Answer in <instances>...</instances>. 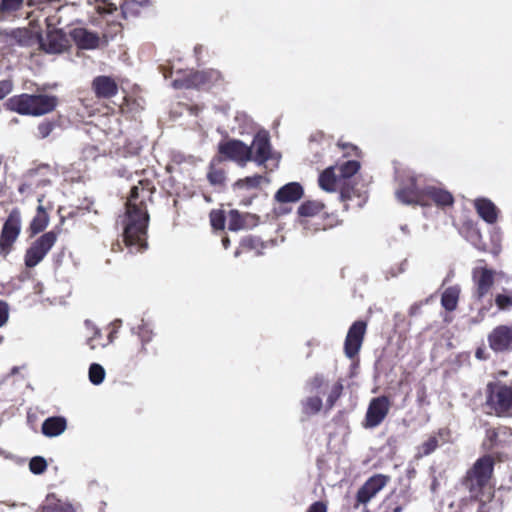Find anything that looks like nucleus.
I'll return each mask as SVG.
<instances>
[{
	"instance_id": "nucleus-34",
	"label": "nucleus",
	"mask_w": 512,
	"mask_h": 512,
	"mask_svg": "<svg viewBox=\"0 0 512 512\" xmlns=\"http://www.w3.org/2000/svg\"><path fill=\"white\" fill-rule=\"evenodd\" d=\"M263 181H265L263 176L254 175L238 180L235 185L239 188L252 189L258 187Z\"/></svg>"
},
{
	"instance_id": "nucleus-35",
	"label": "nucleus",
	"mask_w": 512,
	"mask_h": 512,
	"mask_svg": "<svg viewBox=\"0 0 512 512\" xmlns=\"http://www.w3.org/2000/svg\"><path fill=\"white\" fill-rule=\"evenodd\" d=\"M105 378V370L104 368L99 364H92L89 368V380L94 385H99L103 382Z\"/></svg>"
},
{
	"instance_id": "nucleus-22",
	"label": "nucleus",
	"mask_w": 512,
	"mask_h": 512,
	"mask_svg": "<svg viewBox=\"0 0 512 512\" xmlns=\"http://www.w3.org/2000/svg\"><path fill=\"white\" fill-rule=\"evenodd\" d=\"M67 427L66 419L63 417L47 418L42 424V433L46 437H57L61 435Z\"/></svg>"
},
{
	"instance_id": "nucleus-30",
	"label": "nucleus",
	"mask_w": 512,
	"mask_h": 512,
	"mask_svg": "<svg viewBox=\"0 0 512 512\" xmlns=\"http://www.w3.org/2000/svg\"><path fill=\"white\" fill-rule=\"evenodd\" d=\"M438 446V440L436 437L431 436L425 442L417 447V452L415 457L422 458L423 456H427L431 454Z\"/></svg>"
},
{
	"instance_id": "nucleus-11",
	"label": "nucleus",
	"mask_w": 512,
	"mask_h": 512,
	"mask_svg": "<svg viewBox=\"0 0 512 512\" xmlns=\"http://www.w3.org/2000/svg\"><path fill=\"white\" fill-rule=\"evenodd\" d=\"M489 347L495 352L512 350V323L496 326L487 336Z\"/></svg>"
},
{
	"instance_id": "nucleus-42",
	"label": "nucleus",
	"mask_w": 512,
	"mask_h": 512,
	"mask_svg": "<svg viewBox=\"0 0 512 512\" xmlns=\"http://www.w3.org/2000/svg\"><path fill=\"white\" fill-rule=\"evenodd\" d=\"M13 89L12 82L10 80L0 81V100L7 96Z\"/></svg>"
},
{
	"instance_id": "nucleus-49",
	"label": "nucleus",
	"mask_w": 512,
	"mask_h": 512,
	"mask_svg": "<svg viewBox=\"0 0 512 512\" xmlns=\"http://www.w3.org/2000/svg\"><path fill=\"white\" fill-rule=\"evenodd\" d=\"M138 334L141 338L143 345L145 343L149 342L151 339V336H150L151 332L146 327L141 328V330L138 332Z\"/></svg>"
},
{
	"instance_id": "nucleus-21",
	"label": "nucleus",
	"mask_w": 512,
	"mask_h": 512,
	"mask_svg": "<svg viewBox=\"0 0 512 512\" xmlns=\"http://www.w3.org/2000/svg\"><path fill=\"white\" fill-rule=\"evenodd\" d=\"M303 196V188L297 182H291L281 187L275 194V199L281 203L296 202Z\"/></svg>"
},
{
	"instance_id": "nucleus-20",
	"label": "nucleus",
	"mask_w": 512,
	"mask_h": 512,
	"mask_svg": "<svg viewBox=\"0 0 512 512\" xmlns=\"http://www.w3.org/2000/svg\"><path fill=\"white\" fill-rule=\"evenodd\" d=\"M93 89L98 97L110 98L117 94L118 87L115 81L108 76H98L93 80Z\"/></svg>"
},
{
	"instance_id": "nucleus-29",
	"label": "nucleus",
	"mask_w": 512,
	"mask_h": 512,
	"mask_svg": "<svg viewBox=\"0 0 512 512\" xmlns=\"http://www.w3.org/2000/svg\"><path fill=\"white\" fill-rule=\"evenodd\" d=\"M228 229L238 231L247 227L245 219L236 210H230L227 215Z\"/></svg>"
},
{
	"instance_id": "nucleus-16",
	"label": "nucleus",
	"mask_w": 512,
	"mask_h": 512,
	"mask_svg": "<svg viewBox=\"0 0 512 512\" xmlns=\"http://www.w3.org/2000/svg\"><path fill=\"white\" fill-rule=\"evenodd\" d=\"M319 186L327 191V192H334L338 189L341 190V197H345V192L343 191V188L345 186L344 182L342 181V178L339 176V174L336 171V168L334 166L328 167L325 169L319 176L318 179Z\"/></svg>"
},
{
	"instance_id": "nucleus-24",
	"label": "nucleus",
	"mask_w": 512,
	"mask_h": 512,
	"mask_svg": "<svg viewBox=\"0 0 512 512\" xmlns=\"http://www.w3.org/2000/svg\"><path fill=\"white\" fill-rule=\"evenodd\" d=\"M460 294V288L458 286H453L447 288L441 298L442 306L448 310L453 311L457 307L458 299Z\"/></svg>"
},
{
	"instance_id": "nucleus-45",
	"label": "nucleus",
	"mask_w": 512,
	"mask_h": 512,
	"mask_svg": "<svg viewBox=\"0 0 512 512\" xmlns=\"http://www.w3.org/2000/svg\"><path fill=\"white\" fill-rule=\"evenodd\" d=\"M52 131V125L50 123H42L38 126V134L40 137H47Z\"/></svg>"
},
{
	"instance_id": "nucleus-32",
	"label": "nucleus",
	"mask_w": 512,
	"mask_h": 512,
	"mask_svg": "<svg viewBox=\"0 0 512 512\" xmlns=\"http://www.w3.org/2000/svg\"><path fill=\"white\" fill-rule=\"evenodd\" d=\"M495 303L500 310H507L512 307V290L503 289L495 297Z\"/></svg>"
},
{
	"instance_id": "nucleus-50",
	"label": "nucleus",
	"mask_w": 512,
	"mask_h": 512,
	"mask_svg": "<svg viewBox=\"0 0 512 512\" xmlns=\"http://www.w3.org/2000/svg\"><path fill=\"white\" fill-rule=\"evenodd\" d=\"M475 355L480 360L486 359L485 350L482 348L477 349Z\"/></svg>"
},
{
	"instance_id": "nucleus-13",
	"label": "nucleus",
	"mask_w": 512,
	"mask_h": 512,
	"mask_svg": "<svg viewBox=\"0 0 512 512\" xmlns=\"http://www.w3.org/2000/svg\"><path fill=\"white\" fill-rule=\"evenodd\" d=\"M365 331L366 324L362 321H357L350 327L344 345V351L348 358H353L358 354L362 346Z\"/></svg>"
},
{
	"instance_id": "nucleus-39",
	"label": "nucleus",
	"mask_w": 512,
	"mask_h": 512,
	"mask_svg": "<svg viewBox=\"0 0 512 512\" xmlns=\"http://www.w3.org/2000/svg\"><path fill=\"white\" fill-rule=\"evenodd\" d=\"M29 468L32 473L41 474L46 470L47 462L44 458L37 456L31 459Z\"/></svg>"
},
{
	"instance_id": "nucleus-43",
	"label": "nucleus",
	"mask_w": 512,
	"mask_h": 512,
	"mask_svg": "<svg viewBox=\"0 0 512 512\" xmlns=\"http://www.w3.org/2000/svg\"><path fill=\"white\" fill-rule=\"evenodd\" d=\"M479 512H499V505L496 501H489L480 506Z\"/></svg>"
},
{
	"instance_id": "nucleus-4",
	"label": "nucleus",
	"mask_w": 512,
	"mask_h": 512,
	"mask_svg": "<svg viewBox=\"0 0 512 512\" xmlns=\"http://www.w3.org/2000/svg\"><path fill=\"white\" fill-rule=\"evenodd\" d=\"M57 105L54 96L39 94H21L9 98L6 106L9 110L22 115L41 116L51 112Z\"/></svg>"
},
{
	"instance_id": "nucleus-52",
	"label": "nucleus",
	"mask_w": 512,
	"mask_h": 512,
	"mask_svg": "<svg viewBox=\"0 0 512 512\" xmlns=\"http://www.w3.org/2000/svg\"><path fill=\"white\" fill-rule=\"evenodd\" d=\"M42 201H43V196H39V197H38L39 206H38V209H37V210H38V213H40V212H45V211H44V208H43V206H42Z\"/></svg>"
},
{
	"instance_id": "nucleus-55",
	"label": "nucleus",
	"mask_w": 512,
	"mask_h": 512,
	"mask_svg": "<svg viewBox=\"0 0 512 512\" xmlns=\"http://www.w3.org/2000/svg\"><path fill=\"white\" fill-rule=\"evenodd\" d=\"M114 335H115V332H111L108 339H109V343L113 342L114 340Z\"/></svg>"
},
{
	"instance_id": "nucleus-7",
	"label": "nucleus",
	"mask_w": 512,
	"mask_h": 512,
	"mask_svg": "<svg viewBox=\"0 0 512 512\" xmlns=\"http://www.w3.org/2000/svg\"><path fill=\"white\" fill-rule=\"evenodd\" d=\"M504 275L486 266H477L473 269L472 280L475 286V293L478 298L484 297L491 287L499 283Z\"/></svg>"
},
{
	"instance_id": "nucleus-14",
	"label": "nucleus",
	"mask_w": 512,
	"mask_h": 512,
	"mask_svg": "<svg viewBox=\"0 0 512 512\" xmlns=\"http://www.w3.org/2000/svg\"><path fill=\"white\" fill-rule=\"evenodd\" d=\"M252 151L251 161L261 165L265 163L271 156V146L269 143L268 133L265 131L258 132L253 139L251 146Z\"/></svg>"
},
{
	"instance_id": "nucleus-51",
	"label": "nucleus",
	"mask_w": 512,
	"mask_h": 512,
	"mask_svg": "<svg viewBox=\"0 0 512 512\" xmlns=\"http://www.w3.org/2000/svg\"><path fill=\"white\" fill-rule=\"evenodd\" d=\"M343 149L345 150H348V154H350V151H353L355 154H357V147L353 146V145H350V144H346V145H343Z\"/></svg>"
},
{
	"instance_id": "nucleus-1",
	"label": "nucleus",
	"mask_w": 512,
	"mask_h": 512,
	"mask_svg": "<svg viewBox=\"0 0 512 512\" xmlns=\"http://www.w3.org/2000/svg\"><path fill=\"white\" fill-rule=\"evenodd\" d=\"M149 191L144 184L131 188L126 203V216L124 219V240L127 246L139 252L147 247L146 231L149 221L144 200L148 197Z\"/></svg>"
},
{
	"instance_id": "nucleus-6",
	"label": "nucleus",
	"mask_w": 512,
	"mask_h": 512,
	"mask_svg": "<svg viewBox=\"0 0 512 512\" xmlns=\"http://www.w3.org/2000/svg\"><path fill=\"white\" fill-rule=\"evenodd\" d=\"M57 238V233L49 231L36 239L25 253V265L28 268L38 265L52 249Z\"/></svg>"
},
{
	"instance_id": "nucleus-47",
	"label": "nucleus",
	"mask_w": 512,
	"mask_h": 512,
	"mask_svg": "<svg viewBox=\"0 0 512 512\" xmlns=\"http://www.w3.org/2000/svg\"><path fill=\"white\" fill-rule=\"evenodd\" d=\"M508 428L506 427H501V428H498L497 430H491V431H488V437L492 440V441H497L498 438L500 437V435L502 434H506L508 432Z\"/></svg>"
},
{
	"instance_id": "nucleus-27",
	"label": "nucleus",
	"mask_w": 512,
	"mask_h": 512,
	"mask_svg": "<svg viewBox=\"0 0 512 512\" xmlns=\"http://www.w3.org/2000/svg\"><path fill=\"white\" fill-rule=\"evenodd\" d=\"M323 209V205L317 201H306L298 208V213L304 217L317 215Z\"/></svg>"
},
{
	"instance_id": "nucleus-23",
	"label": "nucleus",
	"mask_w": 512,
	"mask_h": 512,
	"mask_svg": "<svg viewBox=\"0 0 512 512\" xmlns=\"http://www.w3.org/2000/svg\"><path fill=\"white\" fill-rule=\"evenodd\" d=\"M218 78H219V73L218 72H215V71H210V72L202 71V72L195 73L187 84H184L180 80H174L173 81V86L175 88H180V87H183V86H187L188 87V86H191V85H195V86L204 85V84L210 83L212 81H216Z\"/></svg>"
},
{
	"instance_id": "nucleus-58",
	"label": "nucleus",
	"mask_w": 512,
	"mask_h": 512,
	"mask_svg": "<svg viewBox=\"0 0 512 512\" xmlns=\"http://www.w3.org/2000/svg\"><path fill=\"white\" fill-rule=\"evenodd\" d=\"M3 454V451L0 449V456Z\"/></svg>"
},
{
	"instance_id": "nucleus-46",
	"label": "nucleus",
	"mask_w": 512,
	"mask_h": 512,
	"mask_svg": "<svg viewBox=\"0 0 512 512\" xmlns=\"http://www.w3.org/2000/svg\"><path fill=\"white\" fill-rule=\"evenodd\" d=\"M340 386H335L327 398V406L331 408L340 394Z\"/></svg>"
},
{
	"instance_id": "nucleus-3",
	"label": "nucleus",
	"mask_w": 512,
	"mask_h": 512,
	"mask_svg": "<svg viewBox=\"0 0 512 512\" xmlns=\"http://www.w3.org/2000/svg\"><path fill=\"white\" fill-rule=\"evenodd\" d=\"M47 22V34L43 38L38 31L23 28L14 32V37L21 45L30 46L37 44L42 50L50 54L62 53L68 46V40L60 29L54 28L55 19L49 17Z\"/></svg>"
},
{
	"instance_id": "nucleus-44",
	"label": "nucleus",
	"mask_w": 512,
	"mask_h": 512,
	"mask_svg": "<svg viewBox=\"0 0 512 512\" xmlns=\"http://www.w3.org/2000/svg\"><path fill=\"white\" fill-rule=\"evenodd\" d=\"M208 178L212 184H221L224 181V173L222 171H211Z\"/></svg>"
},
{
	"instance_id": "nucleus-37",
	"label": "nucleus",
	"mask_w": 512,
	"mask_h": 512,
	"mask_svg": "<svg viewBox=\"0 0 512 512\" xmlns=\"http://www.w3.org/2000/svg\"><path fill=\"white\" fill-rule=\"evenodd\" d=\"M152 3V0H123L122 4V14H127L128 12H138L137 10H133L134 5H138L139 7H146Z\"/></svg>"
},
{
	"instance_id": "nucleus-57",
	"label": "nucleus",
	"mask_w": 512,
	"mask_h": 512,
	"mask_svg": "<svg viewBox=\"0 0 512 512\" xmlns=\"http://www.w3.org/2000/svg\"><path fill=\"white\" fill-rule=\"evenodd\" d=\"M400 511H401V509L398 507V508L395 509L394 512H400Z\"/></svg>"
},
{
	"instance_id": "nucleus-54",
	"label": "nucleus",
	"mask_w": 512,
	"mask_h": 512,
	"mask_svg": "<svg viewBox=\"0 0 512 512\" xmlns=\"http://www.w3.org/2000/svg\"><path fill=\"white\" fill-rule=\"evenodd\" d=\"M222 243H223V246H224L225 248H227V247H228V245H229V243H230V241H229V239H228V238H224V239L222 240Z\"/></svg>"
},
{
	"instance_id": "nucleus-15",
	"label": "nucleus",
	"mask_w": 512,
	"mask_h": 512,
	"mask_svg": "<svg viewBox=\"0 0 512 512\" xmlns=\"http://www.w3.org/2000/svg\"><path fill=\"white\" fill-rule=\"evenodd\" d=\"M488 402L494 406L497 413H504L512 408V387L497 386L491 390Z\"/></svg>"
},
{
	"instance_id": "nucleus-9",
	"label": "nucleus",
	"mask_w": 512,
	"mask_h": 512,
	"mask_svg": "<svg viewBox=\"0 0 512 512\" xmlns=\"http://www.w3.org/2000/svg\"><path fill=\"white\" fill-rule=\"evenodd\" d=\"M219 152L241 166H244L252 159L251 148L240 140L233 139L220 143Z\"/></svg>"
},
{
	"instance_id": "nucleus-17",
	"label": "nucleus",
	"mask_w": 512,
	"mask_h": 512,
	"mask_svg": "<svg viewBox=\"0 0 512 512\" xmlns=\"http://www.w3.org/2000/svg\"><path fill=\"white\" fill-rule=\"evenodd\" d=\"M387 483V478L383 475L371 477L358 491V502L366 504L369 502Z\"/></svg>"
},
{
	"instance_id": "nucleus-19",
	"label": "nucleus",
	"mask_w": 512,
	"mask_h": 512,
	"mask_svg": "<svg viewBox=\"0 0 512 512\" xmlns=\"http://www.w3.org/2000/svg\"><path fill=\"white\" fill-rule=\"evenodd\" d=\"M474 207L478 215L487 223L493 224L497 221L498 209L495 204L487 198H477Z\"/></svg>"
},
{
	"instance_id": "nucleus-25",
	"label": "nucleus",
	"mask_w": 512,
	"mask_h": 512,
	"mask_svg": "<svg viewBox=\"0 0 512 512\" xmlns=\"http://www.w3.org/2000/svg\"><path fill=\"white\" fill-rule=\"evenodd\" d=\"M43 512H74V509L69 503L57 499L54 495H49Z\"/></svg>"
},
{
	"instance_id": "nucleus-31",
	"label": "nucleus",
	"mask_w": 512,
	"mask_h": 512,
	"mask_svg": "<svg viewBox=\"0 0 512 512\" xmlns=\"http://www.w3.org/2000/svg\"><path fill=\"white\" fill-rule=\"evenodd\" d=\"M23 3V0H1L0 2V20L6 15L17 11Z\"/></svg>"
},
{
	"instance_id": "nucleus-2",
	"label": "nucleus",
	"mask_w": 512,
	"mask_h": 512,
	"mask_svg": "<svg viewBox=\"0 0 512 512\" xmlns=\"http://www.w3.org/2000/svg\"><path fill=\"white\" fill-rule=\"evenodd\" d=\"M397 199L404 204L427 205L431 199L437 206H451L454 202L452 194L442 188L426 186L422 175L407 173L396 190Z\"/></svg>"
},
{
	"instance_id": "nucleus-26",
	"label": "nucleus",
	"mask_w": 512,
	"mask_h": 512,
	"mask_svg": "<svg viewBox=\"0 0 512 512\" xmlns=\"http://www.w3.org/2000/svg\"><path fill=\"white\" fill-rule=\"evenodd\" d=\"M334 167L336 168V171L338 172L339 176L342 178V181L345 184L347 179H349L358 172L360 164L355 160H350Z\"/></svg>"
},
{
	"instance_id": "nucleus-8",
	"label": "nucleus",
	"mask_w": 512,
	"mask_h": 512,
	"mask_svg": "<svg viewBox=\"0 0 512 512\" xmlns=\"http://www.w3.org/2000/svg\"><path fill=\"white\" fill-rule=\"evenodd\" d=\"M21 231V215L17 209H14L9 214L5 221L1 235H0V248L5 253H8L17 240Z\"/></svg>"
},
{
	"instance_id": "nucleus-36",
	"label": "nucleus",
	"mask_w": 512,
	"mask_h": 512,
	"mask_svg": "<svg viewBox=\"0 0 512 512\" xmlns=\"http://www.w3.org/2000/svg\"><path fill=\"white\" fill-rule=\"evenodd\" d=\"M241 248L246 250H253L257 254H260L261 250L264 248V243L256 237L249 236L241 241Z\"/></svg>"
},
{
	"instance_id": "nucleus-40",
	"label": "nucleus",
	"mask_w": 512,
	"mask_h": 512,
	"mask_svg": "<svg viewBox=\"0 0 512 512\" xmlns=\"http://www.w3.org/2000/svg\"><path fill=\"white\" fill-rule=\"evenodd\" d=\"M85 325H86L87 329H89V330H90V332H91V334H92V335L89 337V339H88V345L90 346V348H91L92 350H94V349H96V345L94 344V340H95V338H97V337H99V336H100V331H99V329H98L97 327H95V326L93 325V323H92L91 321H89V320L85 321Z\"/></svg>"
},
{
	"instance_id": "nucleus-41",
	"label": "nucleus",
	"mask_w": 512,
	"mask_h": 512,
	"mask_svg": "<svg viewBox=\"0 0 512 512\" xmlns=\"http://www.w3.org/2000/svg\"><path fill=\"white\" fill-rule=\"evenodd\" d=\"M9 319V305L0 300V328L3 327Z\"/></svg>"
},
{
	"instance_id": "nucleus-56",
	"label": "nucleus",
	"mask_w": 512,
	"mask_h": 512,
	"mask_svg": "<svg viewBox=\"0 0 512 512\" xmlns=\"http://www.w3.org/2000/svg\"><path fill=\"white\" fill-rule=\"evenodd\" d=\"M3 340H4V337L2 335H0V344L3 343Z\"/></svg>"
},
{
	"instance_id": "nucleus-12",
	"label": "nucleus",
	"mask_w": 512,
	"mask_h": 512,
	"mask_svg": "<svg viewBox=\"0 0 512 512\" xmlns=\"http://www.w3.org/2000/svg\"><path fill=\"white\" fill-rule=\"evenodd\" d=\"M310 393L313 396L308 397L302 402L303 412L307 415L318 413L322 408V400L320 394H324L327 390V384L322 377H315L308 385Z\"/></svg>"
},
{
	"instance_id": "nucleus-5",
	"label": "nucleus",
	"mask_w": 512,
	"mask_h": 512,
	"mask_svg": "<svg viewBox=\"0 0 512 512\" xmlns=\"http://www.w3.org/2000/svg\"><path fill=\"white\" fill-rule=\"evenodd\" d=\"M492 472L493 459L490 456H484L475 462L471 470L467 473L464 483L472 496H477L488 484Z\"/></svg>"
},
{
	"instance_id": "nucleus-18",
	"label": "nucleus",
	"mask_w": 512,
	"mask_h": 512,
	"mask_svg": "<svg viewBox=\"0 0 512 512\" xmlns=\"http://www.w3.org/2000/svg\"><path fill=\"white\" fill-rule=\"evenodd\" d=\"M71 37L81 49H95L98 47L100 41L96 33L82 27L73 29Z\"/></svg>"
},
{
	"instance_id": "nucleus-48",
	"label": "nucleus",
	"mask_w": 512,
	"mask_h": 512,
	"mask_svg": "<svg viewBox=\"0 0 512 512\" xmlns=\"http://www.w3.org/2000/svg\"><path fill=\"white\" fill-rule=\"evenodd\" d=\"M307 512H327V506L323 502H315L313 503Z\"/></svg>"
},
{
	"instance_id": "nucleus-10",
	"label": "nucleus",
	"mask_w": 512,
	"mask_h": 512,
	"mask_svg": "<svg viewBox=\"0 0 512 512\" xmlns=\"http://www.w3.org/2000/svg\"><path fill=\"white\" fill-rule=\"evenodd\" d=\"M391 403L385 396L373 398L367 408L365 423L366 428H375L379 426L386 418Z\"/></svg>"
},
{
	"instance_id": "nucleus-53",
	"label": "nucleus",
	"mask_w": 512,
	"mask_h": 512,
	"mask_svg": "<svg viewBox=\"0 0 512 512\" xmlns=\"http://www.w3.org/2000/svg\"><path fill=\"white\" fill-rule=\"evenodd\" d=\"M31 185H32V183H31V184H23V185L19 188L20 192H21V193L25 192V191H26V190H27Z\"/></svg>"
},
{
	"instance_id": "nucleus-28",
	"label": "nucleus",
	"mask_w": 512,
	"mask_h": 512,
	"mask_svg": "<svg viewBox=\"0 0 512 512\" xmlns=\"http://www.w3.org/2000/svg\"><path fill=\"white\" fill-rule=\"evenodd\" d=\"M97 2H101L102 4H99L97 6V12L100 16H102L108 24H114V19H110L109 17L117 12V7L112 4L108 3L109 0H96Z\"/></svg>"
},
{
	"instance_id": "nucleus-38",
	"label": "nucleus",
	"mask_w": 512,
	"mask_h": 512,
	"mask_svg": "<svg viewBox=\"0 0 512 512\" xmlns=\"http://www.w3.org/2000/svg\"><path fill=\"white\" fill-rule=\"evenodd\" d=\"M210 221L211 225L215 229H223L225 225V221H227V216H224L222 211L213 210L210 213Z\"/></svg>"
},
{
	"instance_id": "nucleus-33",
	"label": "nucleus",
	"mask_w": 512,
	"mask_h": 512,
	"mask_svg": "<svg viewBox=\"0 0 512 512\" xmlns=\"http://www.w3.org/2000/svg\"><path fill=\"white\" fill-rule=\"evenodd\" d=\"M49 222L48 215L45 212L37 213V215L33 218L30 229L33 234L39 233L43 231Z\"/></svg>"
}]
</instances>
